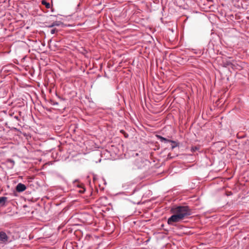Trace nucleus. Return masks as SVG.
Here are the masks:
<instances>
[{
    "label": "nucleus",
    "mask_w": 249,
    "mask_h": 249,
    "mask_svg": "<svg viewBox=\"0 0 249 249\" xmlns=\"http://www.w3.org/2000/svg\"><path fill=\"white\" fill-rule=\"evenodd\" d=\"M49 173L52 175L53 176L56 177H58V178L61 177V175L56 171H50L49 172Z\"/></svg>",
    "instance_id": "nucleus-10"
},
{
    "label": "nucleus",
    "mask_w": 249,
    "mask_h": 249,
    "mask_svg": "<svg viewBox=\"0 0 249 249\" xmlns=\"http://www.w3.org/2000/svg\"><path fill=\"white\" fill-rule=\"evenodd\" d=\"M1 233H5L4 232H0V234H1Z\"/></svg>",
    "instance_id": "nucleus-25"
},
{
    "label": "nucleus",
    "mask_w": 249,
    "mask_h": 249,
    "mask_svg": "<svg viewBox=\"0 0 249 249\" xmlns=\"http://www.w3.org/2000/svg\"><path fill=\"white\" fill-rule=\"evenodd\" d=\"M8 239L7 234H0V243H6L8 242Z\"/></svg>",
    "instance_id": "nucleus-6"
},
{
    "label": "nucleus",
    "mask_w": 249,
    "mask_h": 249,
    "mask_svg": "<svg viewBox=\"0 0 249 249\" xmlns=\"http://www.w3.org/2000/svg\"><path fill=\"white\" fill-rule=\"evenodd\" d=\"M140 190V188H135L133 189L132 192L130 193V195H133L134 194L135 192H137Z\"/></svg>",
    "instance_id": "nucleus-19"
},
{
    "label": "nucleus",
    "mask_w": 249,
    "mask_h": 249,
    "mask_svg": "<svg viewBox=\"0 0 249 249\" xmlns=\"http://www.w3.org/2000/svg\"><path fill=\"white\" fill-rule=\"evenodd\" d=\"M171 212L172 213H176L177 214L181 215V216L183 218L192 214V209L186 204L174 205L171 208Z\"/></svg>",
    "instance_id": "nucleus-1"
},
{
    "label": "nucleus",
    "mask_w": 249,
    "mask_h": 249,
    "mask_svg": "<svg viewBox=\"0 0 249 249\" xmlns=\"http://www.w3.org/2000/svg\"><path fill=\"white\" fill-rule=\"evenodd\" d=\"M180 233H183V234H185V233H195V232H192V231H189V232L183 231V232H181Z\"/></svg>",
    "instance_id": "nucleus-21"
},
{
    "label": "nucleus",
    "mask_w": 249,
    "mask_h": 249,
    "mask_svg": "<svg viewBox=\"0 0 249 249\" xmlns=\"http://www.w3.org/2000/svg\"><path fill=\"white\" fill-rule=\"evenodd\" d=\"M49 92L51 93H53L56 97L59 98V97L57 94L56 90L53 88L52 89H51L49 90Z\"/></svg>",
    "instance_id": "nucleus-14"
},
{
    "label": "nucleus",
    "mask_w": 249,
    "mask_h": 249,
    "mask_svg": "<svg viewBox=\"0 0 249 249\" xmlns=\"http://www.w3.org/2000/svg\"><path fill=\"white\" fill-rule=\"evenodd\" d=\"M208 46H209V48H211L212 47V49H213V44L212 43H211L210 42H209V44H208Z\"/></svg>",
    "instance_id": "nucleus-23"
},
{
    "label": "nucleus",
    "mask_w": 249,
    "mask_h": 249,
    "mask_svg": "<svg viewBox=\"0 0 249 249\" xmlns=\"http://www.w3.org/2000/svg\"><path fill=\"white\" fill-rule=\"evenodd\" d=\"M61 23V22L59 21H55L51 24L48 25V28H52V27L55 26H59Z\"/></svg>",
    "instance_id": "nucleus-9"
},
{
    "label": "nucleus",
    "mask_w": 249,
    "mask_h": 249,
    "mask_svg": "<svg viewBox=\"0 0 249 249\" xmlns=\"http://www.w3.org/2000/svg\"><path fill=\"white\" fill-rule=\"evenodd\" d=\"M53 148H51V149L48 150V156H50L54 160L53 162L50 160L48 161V166L53 165L54 163L56 162V161H57V160H56L57 158V153L56 152H55V153H54L53 152H52V151H53Z\"/></svg>",
    "instance_id": "nucleus-3"
},
{
    "label": "nucleus",
    "mask_w": 249,
    "mask_h": 249,
    "mask_svg": "<svg viewBox=\"0 0 249 249\" xmlns=\"http://www.w3.org/2000/svg\"><path fill=\"white\" fill-rule=\"evenodd\" d=\"M193 51H194V53L195 54H197L199 55H201L203 54L204 53L203 51H201L200 50H193Z\"/></svg>",
    "instance_id": "nucleus-13"
},
{
    "label": "nucleus",
    "mask_w": 249,
    "mask_h": 249,
    "mask_svg": "<svg viewBox=\"0 0 249 249\" xmlns=\"http://www.w3.org/2000/svg\"><path fill=\"white\" fill-rule=\"evenodd\" d=\"M56 32H57V30L56 28H52L50 30V33L51 34H54Z\"/></svg>",
    "instance_id": "nucleus-17"
},
{
    "label": "nucleus",
    "mask_w": 249,
    "mask_h": 249,
    "mask_svg": "<svg viewBox=\"0 0 249 249\" xmlns=\"http://www.w3.org/2000/svg\"><path fill=\"white\" fill-rule=\"evenodd\" d=\"M148 162L149 161L147 160H144L142 159H138L135 160V164L138 168H143L144 166L146 165V163Z\"/></svg>",
    "instance_id": "nucleus-4"
},
{
    "label": "nucleus",
    "mask_w": 249,
    "mask_h": 249,
    "mask_svg": "<svg viewBox=\"0 0 249 249\" xmlns=\"http://www.w3.org/2000/svg\"><path fill=\"white\" fill-rule=\"evenodd\" d=\"M167 220V223L169 225H174L176 222L181 221L184 218L182 217L181 215L177 214L176 213H173Z\"/></svg>",
    "instance_id": "nucleus-2"
},
{
    "label": "nucleus",
    "mask_w": 249,
    "mask_h": 249,
    "mask_svg": "<svg viewBox=\"0 0 249 249\" xmlns=\"http://www.w3.org/2000/svg\"><path fill=\"white\" fill-rule=\"evenodd\" d=\"M200 147L199 146H192L191 148V151L193 153L195 152L196 151H199Z\"/></svg>",
    "instance_id": "nucleus-12"
},
{
    "label": "nucleus",
    "mask_w": 249,
    "mask_h": 249,
    "mask_svg": "<svg viewBox=\"0 0 249 249\" xmlns=\"http://www.w3.org/2000/svg\"><path fill=\"white\" fill-rule=\"evenodd\" d=\"M42 3L47 7V1L46 0H42Z\"/></svg>",
    "instance_id": "nucleus-20"
},
{
    "label": "nucleus",
    "mask_w": 249,
    "mask_h": 249,
    "mask_svg": "<svg viewBox=\"0 0 249 249\" xmlns=\"http://www.w3.org/2000/svg\"><path fill=\"white\" fill-rule=\"evenodd\" d=\"M154 233H157V232H155ZM157 233L160 234V233H163V232H157Z\"/></svg>",
    "instance_id": "nucleus-24"
},
{
    "label": "nucleus",
    "mask_w": 249,
    "mask_h": 249,
    "mask_svg": "<svg viewBox=\"0 0 249 249\" xmlns=\"http://www.w3.org/2000/svg\"><path fill=\"white\" fill-rule=\"evenodd\" d=\"M168 143H171V149L173 150L176 147H178L179 146V143L176 141L170 140Z\"/></svg>",
    "instance_id": "nucleus-8"
},
{
    "label": "nucleus",
    "mask_w": 249,
    "mask_h": 249,
    "mask_svg": "<svg viewBox=\"0 0 249 249\" xmlns=\"http://www.w3.org/2000/svg\"><path fill=\"white\" fill-rule=\"evenodd\" d=\"M26 189V186L22 183H18L16 187V190L18 192H21L25 191Z\"/></svg>",
    "instance_id": "nucleus-5"
},
{
    "label": "nucleus",
    "mask_w": 249,
    "mask_h": 249,
    "mask_svg": "<svg viewBox=\"0 0 249 249\" xmlns=\"http://www.w3.org/2000/svg\"><path fill=\"white\" fill-rule=\"evenodd\" d=\"M28 237H29V239H31L33 238V237H34L33 234H29L28 235Z\"/></svg>",
    "instance_id": "nucleus-22"
},
{
    "label": "nucleus",
    "mask_w": 249,
    "mask_h": 249,
    "mask_svg": "<svg viewBox=\"0 0 249 249\" xmlns=\"http://www.w3.org/2000/svg\"><path fill=\"white\" fill-rule=\"evenodd\" d=\"M156 137L160 142H164V143H168L170 141V140L167 139V138H165L160 135H156Z\"/></svg>",
    "instance_id": "nucleus-7"
},
{
    "label": "nucleus",
    "mask_w": 249,
    "mask_h": 249,
    "mask_svg": "<svg viewBox=\"0 0 249 249\" xmlns=\"http://www.w3.org/2000/svg\"><path fill=\"white\" fill-rule=\"evenodd\" d=\"M50 140H54L53 138H49Z\"/></svg>",
    "instance_id": "nucleus-26"
},
{
    "label": "nucleus",
    "mask_w": 249,
    "mask_h": 249,
    "mask_svg": "<svg viewBox=\"0 0 249 249\" xmlns=\"http://www.w3.org/2000/svg\"><path fill=\"white\" fill-rule=\"evenodd\" d=\"M7 200V198L6 197H0V204L4 205Z\"/></svg>",
    "instance_id": "nucleus-11"
},
{
    "label": "nucleus",
    "mask_w": 249,
    "mask_h": 249,
    "mask_svg": "<svg viewBox=\"0 0 249 249\" xmlns=\"http://www.w3.org/2000/svg\"><path fill=\"white\" fill-rule=\"evenodd\" d=\"M56 18V15H50L49 16L48 15V18H50V19H52L53 20V18Z\"/></svg>",
    "instance_id": "nucleus-18"
},
{
    "label": "nucleus",
    "mask_w": 249,
    "mask_h": 249,
    "mask_svg": "<svg viewBox=\"0 0 249 249\" xmlns=\"http://www.w3.org/2000/svg\"><path fill=\"white\" fill-rule=\"evenodd\" d=\"M50 9V10L52 13H53L54 11V8L53 7V6H51L50 4L48 2V13L49 12V9Z\"/></svg>",
    "instance_id": "nucleus-15"
},
{
    "label": "nucleus",
    "mask_w": 249,
    "mask_h": 249,
    "mask_svg": "<svg viewBox=\"0 0 249 249\" xmlns=\"http://www.w3.org/2000/svg\"><path fill=\"white\" fill-rule=\"evenodd\" d=\"M50 103L53 105H58V102L55 101L53 99H50Z\"/></svg>",
    "instance_id": "nucleus-16"
}]
</instances>
